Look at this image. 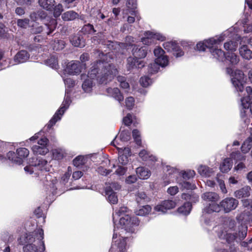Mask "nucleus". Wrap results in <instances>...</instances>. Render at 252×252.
Masks as SVG:
<instances>
[{
	"label": "nucleus",
	"instance_id": "f257e3e1",
	"mask_svg": "<svg viewBox=\"0 0 252 252\" xmlns=\"http://www.w3.org/2000/svg\"><path fill=\"white\" fill-rule=\"evenodd\" d=\"M110 53L102 54L101 60L92 64L88 74H82L81 79L83 81L82 88L85 93H90L94 86V80L96 78L101 84H107L111 81L118 73L116 67L110 63L111 60Z\"/></svg>",
	"mask_w": 252,
	"mask_h": 252
},
{
	"label": "nucleus",
	"instance_id": "f03ea898",
	"mask_svg": "<svg viewBox=\"0 0 252 252\" xmlns=\"http://www.w3.org/2000/svg\"><path fill=\"white\" fill-rule=\"evenodd\" d=\"M43 238V230L38 228L34 231L26 233L21 236L19 243L25 245L23 247L24 252H44L45 246Z\"/></svg>",
	"mask_w": 252,
	"mask_h": 252
},
{
	"label": "nucleus",
	"instance_id": "7ed1b4c3",
	"mask_svg": "<svg viewBox=\"0 0 252 252\" xmlns=\"http://www.w3.org/2000/svg\"><path fill=\"white\" fill-rule=\"evenodd\" d=\"M64 83L67 88L65 89V96L60 108L55 113L53 117L50 120L48 124L46 125L48 129H50L56 123L60 121L65 110L68 108L70 103L71 99L70 95V88L74 87L75 81L71 78H68L63 79Z\"/></svg>",
	"mask_w": 252,
	"mask_h": 252
},
{
	"label": "nucleus",
	"instance_id": "20e7f679",
	"mask_svg": "<svg viewBox=\"0 0 252 252\" xmlns=\"http://www.w3.org/2000/svg\"><path fill=\"white\" fill-rule=\"evenodd\" d=\"M139 225V220L136 217H130L129 214H126L125 216H122L119 220V224L115 225L116 228H118L120 232V235L124 238L125 234H131L135 231V226Z\"/></svg>",
	"mask_w": 252,
	"mask_h": 252
},
{
	"label": "nucleus",
	"instance_id": "39448f33",
	"mask_svg": "<svg viewBox=\"0 0 252 252\" xmlns=\"http://www.w3.org/2000/svg\"><path fill=\"white\" fill-rule=\"evenodd\" d=\"M235 221L233 220L228 219L222 226L214 228L215 231L217 232L218 237L222 239H225L226 242L230 243L234 240H239V234L235 231Z\"/></svg>",
	"mask_w": 252,
	"mask_h": 252
},
{
	"label": "nucleus",
	"instance_id": "423d86ee",
	"mask_svg": "<svg viewBox=\"0 0 252 252\" xmlns=\"http://www.w3.org/2000/svg\"><path fill=\"white\" fill-rule=\"evenodd\" d=\"M232 31V29H230L219 35L204 40L202 42H199L196 44V49L200 51H204L206 48H208L210 50L212 47L214 45L220 44L226 38L233 37L231 34Z\"/></svg>",
	"mask_w": 252,
	"mask_h": 252
},
{
	"label": "nucleus",
	"instance_id": "0eeeda50",
	"mask_svg": "<svg viewBox=\"0 0 252 252\" xmlns=\"http://www.w3.org/2000/svg\"><path fill=\"white\" fill-rule=\"evenodd\" d=\"M120 232L118 228L115 227L114 229V234L113 236V244L109 252H113V251L117 249L118 252H126V250L127 247V242L130 239L129 235L130 234H125L126 238H124L120 235Z\"/></svg>",
	"mask_w": 252,
	"mask_h": 252
},
{
	"label": "nucleus",
	"instance_id": "6e6552de",
	"mask_svg": "<svg viewBox=\"0 0 252 252\" xmlns=\"http://www.w3.org/2000/svg\"><path fill=\"white\" fill-rule=\"evenodd\" d=\"M226 72L231 75L232 84L237 91L242 93L244 91V85L246 82L244 73L240 70H236L233 72L232 69L230 67L226 68Z\"/></svg>",
	"mask_w": 252,
	"mask_h": 252
},
{
	"label": "nucleus",
	"instance_id": "1a4fd4ad",
	"mask_svg": "<svg viewBox=\"0 0 252 252\" xmlns=\"http://www.w3.org/2000/svg\"><path fill=\"white\" fill-rule=\"evenodd\" d=\"M247 96H244L241 98V116L243 119L247 116L248 112H250L252 114V101L250 102L251 98H252V88L247 87L246 89ZM245 123L248 125L249 122L246 119H244Z\"/></svg>",
	"mask_w": 252,
	"mask_h": 252
},
{
	"label": "nucleus",
	"instance_id": "9d476101",
	"mask_svg": "<svg viewBox=\"0 0 252 252\" xmlns=\"http://www.w3.org/2000/svg\"><path fill=\"white\" fill-rule=\"evenodd\" d=\"M29 155V150L25 148H20L17 149L16 153L10 151L7 154V158L13 163L21 164L24 160Z\"/></svg>",
	"mask_w": 252,
	"mask_h": 252
},
{
	"label": "nucleus",
	"instance_id": "9b49d317",
	"mask_svg": "<svg viewBox=\"0 0 252 252\" xmlns=\"http://www.w3.org/2000/svg\"><path fill=\"white\" fill-rule=\"evenodd\" d=\"M86 68V63L81 64L78 61H71L67 63L64 71L69 75H77Z\"/></svg>",
	"mask_w": 252,
	"mask_h": 252
},
{
	"label": "nucleus",
	"instance_id": "f8f14e48",
	"mask_svg": "<svg viewBox=\"0 0 252 252\" xmlns=\"http://www.w3.org/2000/svg\"><path fill=\"white\" fill-rule=\"evenodd\" d=\"M121 186L117 183H112L109 186L106 187L105 192L107 200L111 203L115 204L118 202V197L115 191L120 189Z\"/></svg>",
	"mask_w": 252,
	"mask_h": 252
},
{
	"label": "nucleus",
	"instance_id": "ddd939ff",
	"mask_svg": "<svg viewBox=\"0 0 252 252\" xmlns=\"http://www.w3.org/2000/svg\"><path fill=\"white\" fill-rule=\"evenodd\" d=\"M48 139L45 137L41 138L37 143V144L32 147V151L34 155H45L49 151Z\"/></svg>",
	"mask_w": 252,
	"mask_h": 252
},
{
	"label": "nucleus",
	"instance_id": "4468645a",
	"mask_svg": "<svg viewBox=\"0 0 252 252\" xmlns=\"http://www.w3.org/2000/svg\"><path fill=\"white\" fill-rule=\"evenodd\" d=\"M237 220L241 224L242 228H238L239 240L244 239L247 236V226L246 223L249 220V215L247 213H242L237 217Z\"/></svg>",
	"mask_w": 252,
	"mask_h": 252
},
{
	"label": "nucleus",
	"instance_id": "2eb2a0df",
	"mask_svg": "<svg viewBox=\"0 0 252 252\" xmlns=\"http://www.w3.org/2000/svg\"><path fill=\"white\" fill-rule=\"evenodd\" d=\"M154 54L156 57L155 61L159 64L160 66L165 67L168 64V58L165 55V52L161 47H156L154 50Z\"/></svg>",
	"mask_w": 252,
	"mask_h": 252
},
{
	"label": "nucleus",
	"instance_id": "dca6fc26",
	"mask_svg": "<svg viewBox=\"0 0 252 252\" xmlns=\"http://www.w3.org/2000/svg\"><path fill=\"white\" fill-rule=\"evenodd\" d=\"M164 48L169 52H171L176 57H181L184 54V52L175 41H168L163 43Z\"/></svg>",
	"mask_w": 252,
	"mask_h": 252
},
{
	"label": "nucleus",
	"instance_id": "f3484780",
	"mask_svg": "<svg viewBox=\"0 0 252 252\" xmlns=\"http://www.w3.org/2000/svg\"><path fill=\"white\" fill-rule=\"evenodd\" d=\"M119 155V163L126 165L129 161V158L131 156V149L129 147L120 148L116 147Z\"/></svg>",
	"mask_w": 252,
	"mask_h": 252
},
{
	"label": "nucleus",
	"instance_id": "a211bd4d",
	"mask_svg": "<svg viewBox=\"0 0 252 252\" xmlns=\"http://www.w3.org/2000/svg\"><path fill=\"white\" fill-rule=\"evenodd\" d=\"M30 162L32 163V165H34L35 171L39 170L41 172H47L49 171L51 167V165L47 160L41 158H37L35 159L34 158H32Z\"/></svg>",
	"mask_w": 252,
	"mask_h": 252
},
{
	"label": "nucleus",
	"instance_id": "6ab92c4d",
	"mask_svg": "<svg viewBox=\"0 0 252 252\" xmlns=\"http://www.w3.org/2000/svg\"><path fill=\"white\" fill-rule=\"evenodd\" d=\"M220 204L225 213H229L236 208L238 205V201L233 197H226Z\"/></svg>",
	"mask_w": 252,
	"mask_h": 252
},
{
	"label": "nucleus",
	"instance_id": "aec40b11",
	"mask_svg": "<svg viewBox=\"0 0 252 252\" xmlns=\"http://www.w3.org/2000/svg\"><path fill=\"white\" fill-rule=\"evenodd\" d=\"M46 183H44L45 189L49 193L55 194L57 189L58 181L56 177L52 178L49 173L45 174Z\"/></svg>",
	"mask_w": 252,
	"mask_h": 252
},
{
	"label": "nucleus",
	"instance_id": "412c9836",
	"mask_svg": "<svg viewBox=\"0 0 252 252\" xmlns=\"http://www.w3.org/2000/svg\"><path fill=\"white\" fill-rule=\"evenodd\" d=\"M176 202L171 200H166L156 205L154 208L156 212L159 213H165L168 210L172 209L176 206Z\"/></svg>",
	"mask_w": 252,
	"mask_h": 252
},
{
	"label": "nucleus",
	"instance_id": "4be33fe9",
	"mask_svg": "<svg viewBox=\"0 0 252 252\" xmlns=\"http://www.w3.org/2000/svg\"><path fill=\"white\" fill-rule=\"evenodd\" d=\"M163 170L168 176L167 180L165 181V185L174 182L179 174V170L175 167H171L169 165H165L163 167Z\"/></svg>",
	"mask_w": 252,
	"mask_h": 252
},
{
	"label": "nucleus",
	"instance_id": "5701e85b",
	"mask_svg": "<svg viewBox=\"0 0 252 252\" xmlns=\"http://www.w3.org/2000/svg\"><path fill=\"white\" fill-rule=\"evenodd\" d=\"M131 138L130 132L128 130H123L120 133L119 137L116 136L111 142V144L116 147V145H121L120 142H126Z\"/></svg>",
	"mask_w": 252,
	"mask_h": 252
},
{
	"label": "nucleus",
	"instance_id": "b1692460",
	"mask_svg": "<svg viewBox=\"0 0 252 252\" xmlns=\"http://www.w3.org/2000/svg\"><path fill=\"white\" fill-rule=\"evenodd\" d=\"M144 66V62L134 57H129L127 59L126 68L131 70L135 68H140Z\"/></svg>",
	"mask_w": 252,
	"mask_h": 252
},
{
	"label": "nucleus",
	"instance_id": "393cba45",
	"mask_svg": "<svg viewBox=\"0 0 252 252\" xmlns=\"http://www.w3.org/2000/svg\"><path fill=\"white\" fill-rule=\"evenodd\" d=\"M139 157L142 160L148 162L149 166L152 165L154 162L158 161L157 158L155 156L150 154L145 149L139 152Z\"/></svg>",
	"mask_w": 252,
	"mask_h": 252
},
{
	"label": "nucleus",
	"instance_id": "a878e982",
	"mask_svg": "<svg viewBox=\"0 0 252 252\" xmlns=\"http://www.w3.org/2000/svg\"><path fill=\"white\" fill-rule=\"evenodd\" d=\"M134 58L138 59L144 58L147 54V48L145 46L139 47L134 45L132 50Z\"/></svg>",
	"mask_w": 252,
	"mask_h": 252
},
{
	"label": "nucleus",
	"instance_id": "bb28decb",
	"mask_svg": "<svg viewBox=\"0 0 252 252\" xmlns=\"http://www.w3.org/2000/svg\"><path fill=\"white\" fill-rule=\"evenodd\" d=\"M218 45H214L210 48L209 51L213 57L219 61H223L225 58L224 52L217 47Z\"/></svg>",
	"mask_w": 252,
	"mask_h": 252
},
{
	"label": "nucleus",
	"instance_id": "cd10ccee",
	"mask_svg": "<svg viewBox=\"0 0 252 252\" xmlns=\"http://www.w3.org/2000/svg\"><path fill=\"white\" fill-rule=\"evenodd\" d=\"M251 191V187L246 186L240 189L236 190L234 193V195L238 198L248 197L250 196Z\"/></svg>",
	"mask_w": 252,
	"mask_h": 252
},
{
	"label": "nucleus",
	"instance_id": "c85d7f7f",
	"mask_svg": "<svg viewBox=\"0 0 252 252\" xmlns=\"http://www.w3.org/2000/svg\"><path fill=\"white\" fill-rule=\"evenodd\" d=\"M30 58V55L26 50H21L18 52L14 57L16 63H21L26 62Z\"/></svg>",
	"mask_w": 252,
	"mask_h": 252
},
{
	"label": "nucleus",
	"instance_id": "c756f323",
	"mask_svg": "<svg viewBox=\"0 0 252 252\" xmlns=\"http://www.w3.org/2000/svg\"><path fill=\"white\" fill-rule=\"evenodd\" d=\"M106 92L108 95L113 97L119 102H122L124 100V96L117 88H108L106 90Z\"/></svg>",
	"mask_w": 252,
	"mask_h": 252
},
{
	"label": "nucleus",
	"instance_id": "7c9ffc66",
	"mask_svg": "<svg viewBox=\"0 0 252 252\" xmlns=\"http://www.w3.org/2000/svg\"><path fill=\"white\" fill-rule=\"evenodd\" d=\"M136 173L139 179L146 180L148 179L151 172L149 169L144 167H139L136 169Z\"/></svg>",
	"mask_w": 252,
	"mask_h": 252
},
{
	"label": "nucleus",
	"instance_id": "2f4dec72",
	"mask_svg": "<svg viewBox=\"0 0 252 252\" xmlns=\"http://www.w3.org/2000/svg\"><path fill=\"white\" fill-rule=\"evenodd\" d=\"M220 206L215 203H212L207 205L203 210V217L206 214H211L213 212H218L220 211Z\"/></svg>",
	"mask_w": 252,
	"mask_h": 252
},
{
	"label": "nucleus",
	"instance_id": "473e14b6",
	"mask_svg": "<svg viewBox=\"0 0 252 252\" xmlns=\"http://www.w3.org/2000/svg\"><path fill=\"white\" fill-rule=\"evenodd\" d=\"M239 54L244 59L250 60L252 59V51L246 45H242L240 47Z\"/></svg>",
	"mask_w": 252,
	"mask_h": 252
},
{
	"label": "nucleus",
	"instance_id": "72a5a7b5",
	"mask_svg": "<svg viewBox=\"0 0 252 252\" xmlns=\"http://www.w3.org/2000/svg\"><path fill=\"white\" fill-rule=\"evenodd\" d=\"M233 165L232 160L230 158H225L220 163V169L222 172L227 173L231 169Z\"/></svg>",
	"mask_w": 252,
	"mask_h": 252
},
{
	"label": "nucleus",
	"instance_id": "f704fd0d",
	"mask_svg": "<svg viewBox=\"0 0 252 252\" xmlns=\"http://www.w3.org/2000/svg\"><path fill=\"white\" fill-rule=\"evenodd\" d=\"M201 198L204 200L215 203L219 199L220 197L219 195L216 192H206L202 195Z\"/></svg>",
	"mask_w": 252,
	"mask_h": 252
},
{
	"label": "nucleus",
	"instance_id": "c9c22d12",
	"mask_svg": "<svg viewBox=\"0 0 252 252\" xmlns=\"http://www.w3.org/2000/svg\"><path fill=\"white\" fill-rule=\"evenodd\" d=\"M129 210L126 207H122L118 210H115V213L113 214V220L115 225H116V219H118L120 216H125L128 214Z\"/></svg>",
	"mask_w": 252,
	"mask_h": 252
},
{
	"label": "nucleus",
	"instance_id": "e433bc0d",
	"mask_svg": "<svg viewBox=\"0 0 252 252\" xmlns=\"http://www.w3.org/2000/svg\"><path fill=\"white\" fill-rule=\"evenodd\" d=\"M78 17V14L72 10L63 13L62 16V19L65 21H72L77 18Z\"/></svg>",
	"mask_w": 252,
	"mask_h": 252
},
{
	"label": "nucleus",
	"instance_id": "4c0bfd02",
	"mask_svg": "<svg viewBox=\"0 0 252 252\" xmlns=\"http://www.w3.org/2000/svg\"><path fill=\"white\" fill-rule=\"evenodd\" d=\"M192 208V206L190 202H187L178 209V212L183 215H189Z\"/></svg>",
	"mask_w": 252,
	"mask_h": 252
},
{
	"label": "nucleus",
	"instance_id": "58836bf2",
	"mask_svg": "<svg viewBox=\"0 0 252 252\" xmlns=\"http://www.w3.org/2000/svg\"><path fill=\"white\" fill-rule=\"evenodd\" d=\"M38 2L40 6L47 10H52L55 5V0H39Z\"/></svg>",
	"mask_w": 252,
	"mask_h": 252
},
{
	"label": "nucleus",
	"instance_id": "ea45409f",
	"mask_svg": "<svg viewBox=\"0 0 252 252\" xmlns=\"http://www.w3.org/2000/svg\"><path fill=\"white\" fill-rule=\"evenodd\" d=\"M65 151L63 148H58L53 150V157L55 159H62L65 157Z\"/></svg>",
	"mask_w": 252,
	"mask_h": 252
},
{
	"label": "nucleus",
	"instance_id": "a19ab883",
	"mask_svg": "<svg viewBox=\"0 0 252 252\" xmlns=\"http://www.w3.org/2000/svg\"><path fill=\"white\" fill-rule=\"evenodd\" d=\"M72 44L75 46L82 48L85 46V41L80 36L75 35L71 39Z\"/></svg>",
	"mask_w": 252,
	"mask_h": 252
},
{
	"label": "nucleus",
	"instance_id": "79ce46f5",
	"mask_svg": "<svg viewBox=\"0 0 252 252\" xmlns=\"http://www.w3.org/2000/svg\"><path fill=\"white\" fill-rule=\"evenodd\" d=\"M198 172L202 176L209 177L213 172L212 169L207 166L200 165L198 169Z\"/></svg>",
	"mask_w": 252,
	"mask_h": 252
},
{
	"label": "nucleus",
	"instance_id": "37998d69",
	"mask_svg": "<svg viewBox=\"0 0 252 252\" xmlns=\"http://www.w3.org/2000/svg\"><path fill=\"white\" fill-rule=\"evenodd\" d=\"M136 200L138 204L147 202L150 198L143 191H138L136 194Z\"/></svg>",
	"mask_w": 252,
	"mask_h": 252
},
{
	"label": "nucleus",
	"instance_id": "c03bdc74",
	"mask_svg": "<svg viewBox=\"0 0 252 252\" xmlns=\"http://www.w3.org/2000/svg\"><path fill=\"white\" fill-rule=\"evenodd\" d=\"M252 147V138L248 137L243 143L241 146L242 152L244 153H247Z\"/></svg>",
	"mask_w": 252,
	"mask_h": 252
},
{
	"label": "nucleus",
	"instance_id": "a18cd8bd",
	"mask_svg": "<svg viewBox=\"0 0 252 252\" xmlns=\"http://www.w3.org/2000/svg\"><path fill=\"white\" fill-rule=\"evenodd\" d=\"M134 42V38L131 36H128L126 38V43H120L118 46L122 49H128L129 46H134L132 43Z\"/></svg>",
	"mask_w": 252,
	"mask_h": 252
},
{
	"label": "nucleus",
	"instance_id": "49530a36",
	"mask_svg": "<svg viewBox=\"0 0 252 252\" xmlns=\"http://www.w3.org/2000/svg\"><path fill=\"white\" fill-rule=\"evenodd\" d=\"M46 64L54 69H57L59 68L57 59L53 56L46 61Z\"/></svg>",
	"mask_w": 252,
	"mask_h": 252
},
{
	"label": "nucleus",
	"instance_id": "de8ad7c7",
	"mask_svg": "<svg viewBox=\"0 0 252 252\" xmlns=\"http://www.w3.org/2000/svg\"><path fill=\"white\" fill-rule=\"evenodd\" d=\"M147 34L151 36L153 39H157L161 41H163L166 39L164 35L161 33L153 31H147Z\"/></svg>",
	"mask_w": 252,
	"mask_h": 252
},
{
	"label": "nucleus",
	"instance_id": "09e8293b",
	"mask_svg": "<svg viewBox=\"0 0 252 252\" xmlns=\"http://www.w3.org/2000/svg\"><path fill=\"white\" fill-rule=\"evenodd\" d=\"M113 167L116 168L115 173L118 176L124 175L127 171V168L125 165L119 163L117 165H113Z\"/></svg>",
	"mask_w": 252,
	"mask_h": 252
},
{
	"label": "nucleus",
	"instance_id": "8fccbe9b",
	"mask_svg": "<svg viewBox=\"0 0 252 252\" xmlns=\"http://www.w3.org/2000/svg\"><path fill=\"white\" fill-rule=\"evenodd\" d=\"M225 59L229 61L230 63L232 65L237 64L239 62V57L234 53H229L226 56Z\"/></svg>",
	"mask_w": 252,
	"mask_h": 252
},
{
	"label": "nucleus",
	"instance_id": "3c124183",
	"mask_svg": "<svg viewBox=\"0 0 252 252\" xmlns=\"http://www.w3.org/2000/svg\"><path fill=\"white\" fill-rule=\"evenodd\" d=\"M238 44L236 41H229L225 42L224 44V48L226 50L235 51L237 48Z\"/></svg>",
	"mask_w": 252,
	"mask_h": 252
},
{
	"label": "nucleus",
	"instance_id": "603ef678",
	"mask_svg": "<svg viewBox=\"0 0 252 252\" xmlns=\"http://www.w3.org/2000/svg\"><path fill=\"white\" fill-rule=\"evenodd\" d=\"M152 208L150 206L147 205L143 206L142 208L135 212L136 215L138 216H145L151 211Z\"/></svg>",
	"mask_w": 252,
	"mask_h": 252
},
{
	"label": "nucleus",
	"instance_id": "864d4df0",
	"mask_svg": "<svg viewBox=\"0 0 252 252\" xmlns=\"http://www.w3.org/2000/svg\"><path fill=\"white\" fill-rule=\"evenodd\" d=\"M182 198L185 200H189L190 202L195 203L198 200L199 196L198 195L194 193L189 194V193H183L182 195Z\"/></svg>",
	"mask_w": 252,
	"mask_h": 252
},
{
	"label": "nucleus",
	"instance_id": "5fc2aeb1",
	"mask_svg": "<svg viewBox=\"0 0 252 252\" xmlns=\"http://www.w3.org/2000/svg\"><path fill=\"white\" fill-rule=\"evenodd\" d=\"M72 173V170L70 167H68L67 171L64 173L63 176L61 179V183L64 185H65L68 182L70 175Z\"/></svg>",
	"mask_w": 252,
	"mask_h": 252
},
{
	"label": "nucleus",
	"instance_id": "6e6d98bb",
	"mask_svg": "<svg viewBox=\"0 0 252 252\" xmlns=\"http://www.w3.org/2000/svg\"><path fill=\"white\" fill-rule=\"evenodd\" d=\"M152 79L147 76L141 77L140 79V83L141 86L144 87H147L152 84Z\"/></svg>",
	"mask_w": 252,
	"mask_h": 252
},
{
	"label": "nucleus",
	"instance_id": "4d7b16f0",
	"mask_svg": "<svg viewBox=\"0 0 252 252\" xmlns=\"http://www.w3.org/2000/svg\"><path fill=\"white\" fill-rule=\"evenodd\" d=\"M183 178L185 180H189L193 178L195 174L194 171L189 170L185 171H182L181 173Z\"/></svg>",
	"mask_w": 252,
	"mask_h": 252
},
{
	"label": "nucleus",
	"instance_id": "13d9d810",
	"mask_svg": "<svg viewBox=\"0 0 252 252\" xmlns=\"http://www.w3.org/2000/svg\"><path fill=\"white\" fill-rule=\"evenodd\" d=\"M159 64L156 63V61L155 62L151 63L148 66V72L150 74H154L158 71L159 69Z\"/></svg>",
	"mask_w": 252,
	"mask_h": 252
},
{
	"label": "nucleus",
	"instance_id": "bf43d9fd",
	"mask_svg": "<svg viewBox=\"0 0 252 252\" xmlns=\"http://www.w3.org/2000/svg\"><path fill=\"white\" fill-rule=\"evenodd\" d=\"M117 80L120 84V86L123 89H128L129 88V83L126 81L125 77L119 76L117 77Z\"/></svg>",
	"mask_w": 252,
	"mask_h": 252
},
{
	"label": "nucleus",
	"instance_id": "052dcab7",
	"mask_svg": "<svg viewBox=\"0 0 252 252\" xmlns=\"http://www.w3.org/2000/svg\"><path fill=\"white\" fill-rule=\"evenodd\" d=\"M53 14L55 17L60 16L63 11V6L61 4H58L53 7Z\"/></svg>",
	"mask_w": 252,
	"mask_h": 252
},
{
	"label": "nucleus",
	"instance_id": "680f3d73",
	"mask_svg": "<svg viewBox=\"0 0 252 252\" xmlns=\"http://www.w3.org/2000/svg\"><path fill=\"white\" fill-rule=\"evenodd\" d=\"M145 37L141 38V42L145 45H151L154 42L153 38L148 35L147 31L144 33Z\"/></svg>",
	"mask_w": 252,
	"mask_h": 252
},
{
	"label": "nucleus",
	"instance_id": "e2e57ef3",
	"mask_svg": "<svg viewBox=\"0 0 252 252\" xmlns=\"http://www.w3.org/2000/svg\"><path fill=\"white\" fill-rule=\"evenodd\" d=\"M82 32L85 34H92L94 33L95 31L94 30V27L91 24L85 25L82 28Z\"/></svg>",
	"mask_w": 252,
	"mask_h": 252
},
{
	"label": "nucleus",
	"instance_id": "0e129e2a",
	"mask_svg": "<svg viewBox=\"0 0 252 252\" xmlns=\"http://www.w3.org/2000/svg\"><path fill=\"white\" fill-rule=\"evenodd\" d=\"M231 156L232 158L237 161H244L246 159V156L242 155L239 151L233 152Z\"/></svg>",
	"mask_w": 252,
	"mask_h": 252
},
{
	"label": "nucleus",
	"instance_id": "69168bd1",
	"mask_svg": "<svg viewBox=\"0 0 252 252\" xmlns=\"http://www.w3.org/2000/svg\"><path fill=\"white\" fill-rule=\"evenodd\" d=\"M178 183L184 189H193L195 188V186L194 184H191L189 182L183 181L178 182Z\"/></svg>",
	"mask_w": 252,
	"mask_h": 252
},
{
	"label": "nucleus",
	"instance_id": "338daca9",
	"mask_svg": "<svg viewBox=\"0 0 252 252\" xmlns=\"http://www.w3.org/2000/svg\"><path fill=\"white\" fill-rule=\"evenodd\" d=\"M132 136L136 143L140 146L141 144V140L139 131L137 129H134L132 131Z\"/></svg>",
	"mask_w": 252,
	"mask_h": 252
},
{
	"label": "nucleus",
	"instance_id": "774afa93",
	"mask_svg": "<svg viewBox=\"0 0 252 252\" xmlns=\"http://www.w3.org/2000/svg\"><path fill=\"white\" fill-rule=\"evenodd\" d=\"M126 106L129 110L132 109L134 105V99L132 96L128 97L125 100Z\"/></svg>",
	"mask_w": 252,
	"mask_h": 252
}]
</instances>
